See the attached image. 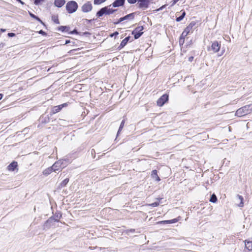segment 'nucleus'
<instances>
[{"instance_id": "obj_28", "label": "nucleus", "mask_w": 252, "mask_h": 252, "mask_svg": "<svg viewBox=\"0 0 252 252\" xmlns=\"http://www.w3.org/2000/svg\"><path fill=\"white\" fill-rule=\"evenodd\" d=\"M106 0H94V4L97 5V4H100L102 3V2H104Z\"/></svg>"}, {"instance_id": "obj_29", "label": "nucleus", "mask_w": 252, "mask_h": 252, "mask_svg": "<svg viewBox=\"0 0 252 252\" xmlns=\"http://www.w3.org/2000/svg\"><path fill=\"white\" fill-rule=\"evenodd\" d=\"M52 19L56 24H59L60 23L59 19L57 16H53L52 17Z\"/></svg>"}, {"instance_id": "obj_5", "label": "nucleus", "mask_w": 252, "mask_h": 252, "mask_svg": "<svg viewBox=\"0 0 252 252\" xmlns=\"http://www.w3.org/2000/svg\"><path fill=\"white\" fill-rule=\"evenodd\" d=\"M63 161L61 160L56 161L54 164L51 166L53 169V172H57V171L61 170L63 167H62Z\"/></svg>"}, {"instance_id": "obj_1", "label": "nucleus", "mask_w": 252, "mask_h": 252, "mask_svg": "<svg viewBox=\"0 0 252 252\" xmlns=\"http://www.w3.org/2000/svg\"><path fill=\"white\" fill-rule=\"evenodd\" d=\"M252 111V104L247 105L238 109L235 115L238 117H242L250 113Z\"/></svg>"}, {"instance_id": "obj_14", "label": "nucleus", "mask_w": 252, "mask_h": 252, "mask_svg": "<svg viewBox=\"0 0 252 252\" xmlns=\"http://www.w3.org/2000/svg\"><path fill=\"white\" fill-rule=\"evenodd\" d=\"M65 3V0H55L54 1V5L58 7H61Z\"/></svg>"}, {"instance_id": "obj_37", "label": "nucleus", "mask_w": 252, "mask_h": 252, "mask_svg": "<svg viewBox=\"0 0 252 252\" xmlns=\"http://www.w3.org/2000/svg\"><path fill=\"white\" fill-rule=\"evenodd\" d=\"M77 33V31L76 30H74V31H73L70 32L71 34H73V33Z\"/></svg>"}, {"instance_id": "obj_18", "label": "nucleus", "mask_w": 252, "mask_h": 252, "mask_svg": "<svg viewBox=\"0 0 252 252\" xmlns=\"http://www.w3.org/2000/svg\"><path fill=\"white\" fill-rule=\"evenodd\" d=\"M129 39H130V37L129 36L126 37L121 42V44H120V46H121L122 47H124L127 44V43L128 41V40H129Z\"/></svg>"}, {"instance_id": "obj_7", "label": "nucleus", "mask_w": 252, "mask_h": 252, "mask_svg": "<svg viewBox=\"0 0 252 252\" xmlns=\"http://www.w3.org/2000/svg\"><path fill=\"white\" fill-rule=\"evenodd\" d=\"M168 100V95L164 94L157 100V104L159 106H162Z\"/></svg>"}, {"instance_id": "obj_8", "label": "nucleus", "mask_w": 252, "mask_h": 252, "mask_svg": "<svg viewBox=\"0 0 252 252\" xmlns=\"http://www.w3.org/2000/svg\"><path fill=\"white\" fill-rule=\"evenodd\" d=\"M92 8L93 7L91 2L88 1L82 5L81 9L83 12L87 13L91 11Z\"/></svg>"}, {"instance_id": "obj_41", "label": "nucleus", "mask_w": 252, "mask_h": 252, "mask_svg": "<svg viewBox=\"0 0 252 252\" xmlns=\"http://www.w3.org/2000/svg\"><path fill=\"white\" fill-rule=\"evenodd\" d=\"M2 94H0V100H1L2 98Z\"/></svg>"}, {"instance_id": "obj_23", "label": "nucleus", "mask_w": 252, "mask_h": 252, "mask_svg": "<svg viewBox=\"0 0 252 252\" xmlns=\"http://www.w3.org/2000/svg\"><path fill=\"white\" fill-rule=\"evenodd\" d=\"M238 197L239 199L240 200V203L239 204V206L240 207H242L244 206V203H243V197L242 196L238 195Z\"/></svg>"}, {"instance_id": "obj_21", "label": "nucleus", "mask_w": 252, "mask_h": 252, "mask_svg": "<svg viewBox=\"0 0 252 252\" xmlns=\"http://www.w3.org/2000/svg\"><path fill=\"white\" fill-rule=\"evenodd\" d=\"M217 201V197L216 196V195L213 193L211 197H210V201L211 202H213V203H216Z\"/></svg>"}, {"instance_id": "obj_12", "label": "nucleus", "mask_w": 252, "mask_h": 252, "mask_svg": "<svg viewBox=\"0 0 252 252\" xmlns=\"http://www.w3.org/2000/svg\"><path fill=\"white\" fill-rule=\"evenodd\" d=\"M179 217L178 218L174 219L171 220H162L157 222L158 224H170L178 222L179 220Z\"/></svg>"}, {"instance_id": "obj_10", "label": "nucleus", "mask_w": 252, "mask_h": 252, "mask_svg": "<svg viewBox=\"0 0 252 252\" xmlns=\"http://www.w3.org/2000/svg\"><path fill=\"white\" fill-rule=\"evenodd\" d=\"M139 8H143L144 9H146L148 7L150 0H139Z\"/></svg>"}, {"instance_id": "obj_43", "label": "nucleus", "mask_w": 252, "mask_h": 252, "mask_svg": "<svg viewBox=\"0 0 252 252\" xmlns=\"http://www.w3.org/2000/svg\"><path fill=\"white\" fill-rule=\"evenodd\" d=\"M18 1H19L20 2H21V3H23V2L21 0H17Z\"/></svg>"}, {"instance_id": "obj_27", "label": "nucleus", "mask_w": 252, "mask_h": 252, "mask_svg": "<svg viewBox=\"0 0 252 252\" xmlns=\"http://www.w3.org/2000/svg\"><path fill=\"white\" fill-rule=\"evenodd\" d=\"M124 124H125V120H123L122 122H121V124L120 125V126L119 127V130L118 131V133H117V135H118L120 133V131L123 129V128L124 127Z\"/></svg>"}, {"instance_id": "obj_44", "label": "nucleus", "mask_w": 252, "mask_h": 252, "mask_svg": "<svg viewBox=\"0 0 252 252\" xmlns=\"http://www.w3.org/2000/svg\"><path fill=\"white\" fill-rule=\"evenodd\" d=\"M192 59H193V57L190 58H189V60H192Z\"/></svg>"}, {"instance_id": "obj_30", "label": "nucleus", "mask_w": 252, "mask_h": 252, "mask_svg": "<svg viewBox=\"0 0 252 252\" xmlns=\"http://www.w3.org/2000/svg\"><path fill=\"white\" fill-rule=\"evenodd\" d=\"M45 1V0H35L34 1V3L35 5H39L41 2H43Z\"/></svg>"}, {"instance_id": "obj_4", "label": "nucleus", "mask_w": 252, "mask_h": 252, "mask_svg": "<svg viewBox=\"0 0 252 252\" xmlns=\"http://www.w3.org/2000/svg\"><path fill=\"white\" fill-rule=\"evenodd\" d=\"M220 46V42H219L217 41H214L212 43L211 47L208 48V51H212L213 53H216L219 51Z\"/></svg>"}, {"instance_id": "obj_39", "label": "nucleus", "mask_w": 252, "mask_h": 252, "mask_svg": "<svg viewBox=\"0 0 252 252\" xmlns=\"http://www.w3.org/2000/svg\"><path fill=\"white\" fill-rule=\"evenodd\" d=\"M66 105H67V104H66V103H63V104H62V105H60V106H63V107H64V106H66Z\"/></svg>"}, {"instance_id": "obj_24", "label": "nucleus", "mask_w": 252, "mask_h": 252, "mask_svg": "<svg viewBox=\"0 0 252 252\" xmlns=\"http://www.w3.org/2000/svg\"><path fill=\"white\" fill-rule=\"evenodd\" d=\"M185 15H186V12L185 11H184L182 13V15L180 16H179L176 18V21L180 22V21H182L183 19V18H184Z\"/></svg>"}, {"instance_id": "obj_34", "label": "nucleus", "mask_w": 252, "mask_h": 252, "mask_svg": "<svg viewBox=\"0 0 252 252\" xmlns=\"http://www.w3.org/2000/svg\"><path fill=\"white\" fill-rule=\"evenodd\" d=\"M7 35L9 37H13L15 35V33L12 32L8 33Z\"/></svg>"}, {"instance_id": "obj_40", "label": "nucleus", "mask_w": 252, "mask_h": 252, "mask_svg": "<svg viewBox=\"0 0 252 252\" xmlns=\"http://www.w3.org/2000/svg\"><path fill=\"white\" fill-rule=\"evenodd\" d=\"M70 42V40H66L65 41V44H68Z\"/></svg>"}, {"instance_id": "obj_13", "label": "nucleus", "mask_w": 252, "mask_h": 252, "mask_svg": "<svg viewBox=\"0 0 252 252\" xmlns=\"http://www.w3.org/2000/svg\"><path fill=\"white\" fill-rule=\"evenodd\" d=\"M125 0H116L112 4V6L114 7H119L122 6L125 3Z\"/></svg>"}, {"instance_id": "obj_16", "label": "nucleus", "mask_w": 252, "mask_h": 252, "mask_svg": "<svg viewBox=\"0 0 252 252\" xmlns=\"http://www.w3.org/2000/svg\"><path fill=\"white\" fill-rule=\"evenodd\" d=\"M151 176L152 178L155 179L156 181H159L160 180L159 177L158 175L157 171L156 170H154L152 171Z\"/></svg>"}, {"instance_id": "obj_45", "label": "nucleus", "mask_w": 252, "mask_h": 252, "mask_svg": "<svg viewBox=\"0 0 252 252\" xmlns=\"http://www.w3.org/2000/svg\"><path fill=\"white\" fill-rule=\"evenodd\" d=\"M192 59H193V57L190 58H189V60H192Z\"/></svg>"}, {"instance_id": "obj_38", "label": "nucleus", "mask_w": 252, "mask_h": 252, "mask_svg": "<svg viewBox=\"0 0 252 252\" xmlns=\"http://www.w3.org/2000/svg\"><path fill=\"white\" fill-rule=\"evenodd\" d=\"M134 231H135V230L133 229H129V230H128V232H134Z\"/></svg>"}, {"instance_id": "obj_15", "label": "nucleus", "mask_w": 252, "mask_h": 252, "mask_svg": "<svg viewBox=\"0 0 252 252\" xmlns=\"http://www.w3.org/2000/svg\"><path fill=\"white\" fill-rule=\"evenodd\" d=\"M17 166V162H12L8 166H7V169L9 171H13L15 170V169Z\"/></svg>"}, {"instance_id": "obj_3", "label": "nucleus", "mask_w": 252, "mask_h": 252, "mask_svg": "<svg viewBox=\"0 0 252 252\" xmlns=\"http://www.w3.org/2000/svg\"><path fill=\"white\" fill-rule=\"evenodd\" d=\"M78 8V4L75 1H68L66 4V9L69 13L75 12Z\"/></svg>"}, {"instance_id": "obj_9", "label": "nucleus", "mask_w": 252, "mask_h": 252, "mask_svg": "<svg viewBox=\"0 0 252 252\" xmlns=\"http://www.w3.org/2000/svg\"><path fill=\"white\" fill-rule=\"evenodd\" d=\"M134 15H135L134 13H132L129 14L123 17L120 18L119 19V20H118V21L115 22L114 24H118L120 23V22H121L124 20H127V19L132 20L134 18Z\"/></svg>"}, {"instance_id": "obj_6", "label": "nucleus", "mask_w": 252, "mask_h": 252, "mask_svg": "<svg viewBox=\"0 0 252 252\" xmlns=\"http://www.w3.org/2000/svg\"><path fill=\"white\" fill-rule=\"evenodd\" d=\"M143 30L142 26H139L137 27L132 32V34L134 35L135 39H138L143 34L142 32Z\"/></svg>"}, {"instance_id": "obj_32", "label": "nucleus", "mask_w": 252, "mask_h": 252, "mask_svg": "<svg viewBox=\"0 0 252 252\" xmlns=\"http://www.w3.org/2000/svg\"><path fill=\"white\" fill-rule=\"evenodd\" d=\"M127 0L128 2L130 4L135 3L137 1V0Z\"/></svg>"}, {"instance_id": "obj_19", "label": "nucleus", "mask_w": 252, "mask_h": 252, "mask_svg": "<svg viewBox=\"0 0 252 252\" xmlns=\"http://www.w3.org/2000/svg\"><path fill=\"white\" fill-rule=\"evenodd\" d=\"M245 245L246 248L249 250H252V241H246L245 242Z\"/></svg>"}, {"instance_id": "obj_25", "label": "nucleus", "mask_w": 252, "mask_h": 252, "mask_svg": "<svg viewBox=\"0 0 252 252\" xmlns=\"http://www.w3.org/2000/svg\"><path fill=\"white\" fill-rule=\"evenodd\" d=\"M68 181H69V179L66 178V179H64L61 183V186L62 187L65 186L66 185V184L68 183Z\"/></svg>"}, {"instance_id": "obj_36", "label": "nucleus", "mask_w": 252, "mask_h": 252, "mask_svg": "<svg viewBox=\"0 0 252 252\" xmlns=\"http://www.w3.org/2000/svg\"><path fill=\"white\" fill-rule=\"evenodd\" d=\"M118 34H119L118 32H115L114 33H113L111 35V36L112 37L114 35H118Z\"/></svg>"}, {"instance_id": "obj_22", "label": "nucleus", "mask_w": 252, "mask_h": 252, "mask_svg": "<svg viewBox=\"0 0 252 252\" xmlns=\"http://www.w3.org/2000/svg\"><path fill=\"white\" fill-rule=\"evenodd\" d=\"M59 30L62 31V32H68L69 31V27L67 26H60L59 28Z\"/></svg>"}, {"instance_id": "obj_2", "label": "nucleus", "mask_w": 252, "mask_h": 252, "mask_svg": "<svg viewBox=\"0 0 252 252\" xmlns=\"http://www.w3.org/2000/svg\"><path fill=\"white\" fill-rule=\"evenodd\" d=\"M112 5L111 4L109 6H105L104 7H103L101 8L97 13H96V16L98 17H101L103 15H110L111 14L113 13L116 10L113 9L112 8H111V6Z\"/></svg>"}, {"instance_id": "obj_35", "label": "nucleus", "mask_w": 252, "mask_h": 252, "mask_svg": "<svg viewBox=\"0 0 252 252\" xmlns=\"http://www.w3.org/2000/svg\"><path fill=\"white\" fill-rule=\"evenodd\" d=\"M179 0H173L172 1V3L171 4V6H173L176 2H177Z\"/></svg>"}, {"instance_id": "obj_26", "label": "nucleus", "mask_w": 252, "mask_h": 252, "mask_svg": "<svg viewBox=\"0 0 252 252\" xmlns=\"http://www.w3.org/2000/svg\"><path fill=\"white\" fill-rule=\"evenodd\" d=\"M30 15L32 18H34L37 21H39L40 23H43L42 21L38 17L36 16L33 14L30 13Z\"/></svg>"}, {"instance_id": "obj_11", "label": "nucleus", "mask_w": 252, "mask_h": 252, "mask_svg": "<svg viewBox=\"0 0 252 252\" xmlns=\"http://www.w3.org/2000/svg\"><path fill=\"white\" fill-rule=\"evenodd\" d=\"M194 25V24H189V25L185 29L184 31L183 32L181 37H183L186 36L190 32Z\"/></svg>"}, {"instance_id": "obj_42", "label": "nucleus", "mask_w": 252, "mask_h": 252, "mask_svg": "<svg viewBox=\"0 0 252 252\" xmlns=\"http://www.w3.org/2000/svg\"><path fill=\"white\" fill-rule=\"evenodd\" d=\"M0 31H1V32H4L5 31V29H0Z\"/></svg>"}, {"instance_id": "obj_17", "label": "nucleus", "mask_w": 252, "mask_h": 252, "mask_svg": "<svg viewBox=\"0 0 252 252\" xmlns=\"http://www.w3.org/2000/svg\"><path fill=\"white\" fill-rule=\"evenodd\" d=\"M52 172H53V169H52L51 167H50L45 169L42 172V174L45 176H47L50 174Z\"/></svg>"}, {"instance_id": "obj_31", "label": "nucleus", "mask_w": 252, "mask_h": 252, "mask_svg": "<svg viewBox=\"0 0 252 252\" xmlns=\"http://www.w3.org/2000/svg\"><path fill=\"white\" fill-rule=\"evenodd\" d=\"M158 205H159L158 202H154V203L151 204L150 205L152 207H156V206H158Z\"/></svg>"}, {"instance_id": "obj_33", "label": "nucleus", "mask_w": 252, "mask_h": 252, "mask_svg": "<svg viewBox=\"0 0 252 252\" xmlns=\"http://www.w3.org/2000/svg\"><path fill=\"white\" fill-rule=\"evenodd\" d=\"M38 33L39 34H41L43 35H46V33L45 32L43 31L42 30L39 31L38 32Z\"/></svg>"}, {"instance_id": "obj_20", "label": "nucleus", "mask_w": 252, "mask_h": 252, "mask_svg": "<svg viewBox=\"0 0 252 252\" xmlns=\"http://www.w3.org/2000/svg\"><path fill=\"white\" fill-rule=\"evenodd\" d=\"M63 108V106H60V105H58V106H56L54 107L53 108V113H58V112H59Z\"/></svg>"}]
</instances>
